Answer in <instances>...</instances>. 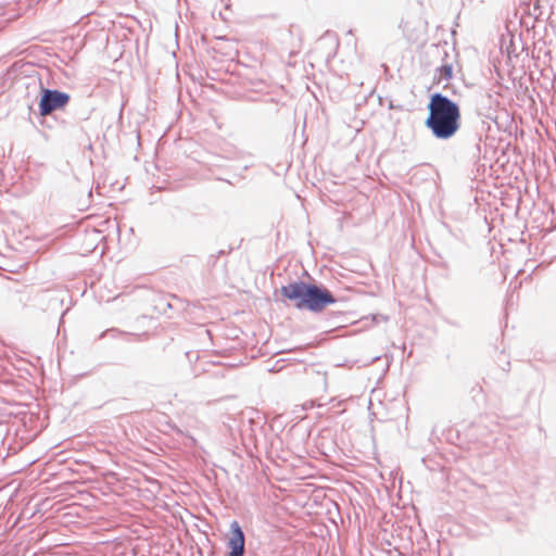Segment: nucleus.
Listing matches in <instances>:
<instances>
[{"label":"nucleus","instance_id":"f257e3e1","mask_svg":"<svg viewBox=\"0 0 556 556\" xmlns=\"http://www.w3.org/2000/svg\"><path fill=\"white\" fill-rule=\"evenodd\" d=\"M429 111L430 114L426 125L432 130L433 135L440 139L454 136L459 128L460 118L456 103L440 93H435L431 97Z\"/></svg>","mask_w":556,"mask_h":556},{"label":"nucleus","instance_id":"f03ea898","mask_svg":"<svg viewBox=\"0 0 556 556\" xmlns=\"http://www.w3.org/2000/svg\"><path fill=\"white\" fill-rule=\"evenodd\" d=\"M281 294L293 301L298 308L320 312L336 302L333 295L326 288L304 282H292L281 288Z\"/></svg>","mask_w":556,"mask_h":556},{"label":"nucleus","instance_id":"7ed1b4c3","mask_svg":"<svg viewBox=\"0 0 556 556\" xmlns=\"http://www.w3.org/2000/svg\"><path fill=\"white\" fill-rule=\"evenodd\" d=\"M70 101L67 93L59 90L43 89L39 102V111L41 116L51 114L54 110L64 108Z\"/></svg>","mask_w":556,"mask_h":556},{"label":"nucleus","instance_id":"20e7f679","mask_svg":"<svg viewBox=\"0 0 556 556\" xmlns=\"http://www.w3.org/2000/svg\"><path fill=\"white\" fill-rule=\"evenodd\" d=\"M230 532L231 535L227 541V546L230 549L228 556H243L245 538L238 521L230 523Z\"/></svg>","mask_w":556,"mask_h":556},{"label":"nucleus","instance_id":"39448f33","mask_svg":"<svg viewBox=\"0 0 556 556\" xmlns=\"http://www.w3.org/2000/svg\"><path fill=\"white\" fill-rule=\"evenodd\" d=\"M516 31H517V28H509L508 34H507L509 37L508 42L505 37H503L501 40V50L503 51L505 49L508 56H510L511 54H514V55L518 54L517 48L514 42V37H513V35H516Z\"/></svg>","mask_w":556,"mask_h":556},{"label":"nucleus","instance_id":"423d86ee","mask_svg":"<svg viewBox=\"0 0 556 556\" xmlns=\"http://www.w3.org/2000/svg\"><path fill=\"white\" fill-rule=\"evenodd\" d=\"M439 79L440 80H450L453 76V63L445 62L439 68Z\"/></svg>","mask_w":556,"mask_h":556},{"label":"nucleus","instance_id":"0eeeda50","mask_svg":"<svg viewBox=\"0 0 556 556\" xmlns=\"http://www.w3.org/2000/svg\"><path fill=\"white\" fill-rule=\"evenodd\" d=\"M521 24H523V21L518 22V25H521ZM516 26H517V22L513 21L510 24L507 25V30L509 28H516Z\"/></svg>","mask_w":556,"mask_h":556},{"label":"nucleus","instance_id":"6e6552de","mask_svg":"<svg viewBox=\"0 0 556 556\" xmlns=\"http://www.w3.org/2000/svg\"><path fill=\"white\" fill-rule=\"evenodd\" d=\"M521 24H523V21L518 22V25H521ZM516 26H517V22L513 21L510 24L507 25V30L509 28H516Z\"/></svg>","mask_w":556,"mask_h":556},{"label":"nucleus","instance_id":"1a4fd4ad","mask_svg":"<svg viewBox=\"0 0 556 556\" xmlns=\"http://www.w3.org/2000/svg\"><path fill=\"white\" fill-rule=\"evenodd\" d=\"M530 22H532V18H528V21H526V24L528 25Z\"/></svg>","mask_w":556,"mask_h":556}]
</instances>
